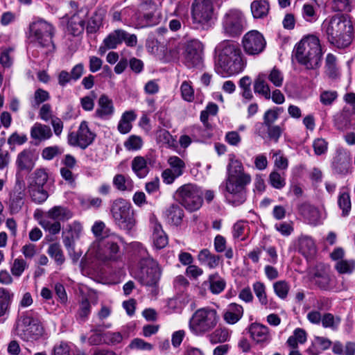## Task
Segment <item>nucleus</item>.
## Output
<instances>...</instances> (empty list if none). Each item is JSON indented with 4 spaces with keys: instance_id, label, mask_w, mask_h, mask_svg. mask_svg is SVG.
Returning a JSON list of instances; mask_svg holds the SVG:
<instances>
[{
    "instance_id": "nucleus-61",
    "label": "nucleus",
    "mask_w": 355,
    "mask_h": 355,
    "mask_svg": "<svg viewBox=\"0 0 355 355\" xmlns=\"http://www.w3.org/2000/svg\"><path fill=\"white\" fill-rule=\"evenodd\" d=\"M92 231L95 237L98 239L107 236L105 224L102 221H96L92 227Z\"/></svg>"
},
{
    "instance_id": "nucleus-30",
    "label": "nucleus",
    "mask_w": 355,
    "mask_h": 355,
    "mask_svg": "<svg viewBox=\"0 0 355 355\" xmlns=\"http://www.w3.org/2000/svg\"><path fill=\"white\" fill-rule=\"evenodd\" d=\"M165 217L169 223L179 225L183 218L184 213L178 205H171L165 211Z\"/></svg>"
},
{
    "instance_id": "nucleus-12",
    "label": "nucleus",
    "mask_w": 355,
    "mask_h": 355,
    "mask_svg": "<svg viewBox=\"0 0 355 355\" xmlns=\"http://www.w3.org/2000/svg\"><path fill=\"white\" fill-rule=\"evenodd\" d=\"M245 24V17L239 9L229 10L225 13L222 19L223 32L230 37L239 35L243 31Z\"/></svg>"
},
{
    "instance_id": "nucleus-25",
    "label": "nucleus",
    "mask_w": 355,
    "mask_h": 355,
    "mask_svg": "<svg viewBox=\"0 0 355 355\" xmlns=\"http://www.w3.org/2000/svg\"><path fill=\"white\" fill-rule=\"evenodd\" d=\"M299 211L304 218L310 224L317 225L320 222V214L318 209L306 204L303 203L299 206Z\"/></svg>"
},
{
    "instance_id": "nucleus-41",
    "label": "nucleus",
    "mask_w": 355,
    "mask_h": 355,
    "mask_svg": "<svg viewBox=\"0 0 355 355\" xmlns=\"http://www.w3.org/2000/svg\"><path fill=\"white\" fill-rule=\"evenodd\" d=\"M169 168L175 173L181 176L186 167L184 162L178 156L169 157L167 161Z\"/></svg>"
},
{
    "instance_id": "nucleus-16",
    "label": "nucleus",
    "mask_w": 355,
    "mask_h": 355,
    "mask_svg": "<svg viewBox=\"0 0 355 355\" xmlns=\"http://www.w3.org/2000/svg\"><path fill=\"white\" fill-rule=\"evenodd\" d=\"M182 61L188 67L199 65L202 62V45L198 40H191L184 44Z\"/></svg>"
},
{
    "instance_id": "nucleus-29",
    "label": "nucleus",
    "mask_w": 355,
    "mask_h": 355,
    "mask_svg": "<svg viewBox=\"0 0 355 355\" xmlns=\"http://www.w3.org/2000/svg\"><path fill=\"white\" fill-rule=\"evenodd\" d=\"M14 298V293L8 288L0 287V318L9 311Z\"/></svg>"
},
{
    "instance_id": "nucleus-49",
    "label": "nucleus",
    "mask_w": 355,
    "mask_h": 355,
    "mask_svg": "<svg viewBox=\"0 0 355 355\" xmlns=\"http://www.w3.org/2000/svg\"><path fill=\"white\" fill-rule=\"evenodd\" d=\"M273 289L277 297L280 299L284 300L287 297L290 290V286L287 282L281 280L273 284Z\"/></svg>"
},
{
    "instance_id": "nucleus-28",
    "label": "nucleus",
    "mask_w": 355,
    "mask_h": 355,
    "mask_svg": "<svg viewBox=\"0 0 355 355\" xmlns=\"http://www.w3.org/2000/svg\"><path fill=\"white\" fill-rule=\"evenodd\" d=\"M329 268H324L322 273L317 272L315 275V284L323 290H330L334 286V278L328 272Z\"/></svg>"
},
{
    "instance_id": "nucleus-51",
    "label": "nucleus",
    "mask_w": 355,
    "mask_h": 355,
    "mask_svg": "<svg viewBox=\"0 0 355 355\" xmlns=\"http://www.w3.org/2000/svg\"><path fill=\"white\" fill-rule=\"evenodd\" d=\"M27 140L26 135L15 132L8 138L7 143L10 146V150H14L15 146L23 145Z\"/></svg>"
},
{
    "instance_id": "nucleus-39",
    "label": "nucleus",
    "mask_w": 355,
    "mask_h": 355,
    "mask_svg": "<svg viewBox=\"0 0 355 355\" xmlns=\"http://www.w3.org/2000/svg\"><path fill=\"white\" fill-rule=\"evenodd\" d=\"M198 260L202 264L207 265L210 268H214L218 265V258L211 254L208 250H202L198 254Z\"/></svg>"
},
{
    "instance_id": "nucleus-37",
    "label": "nucleus",
    "mask_w": 355,
    "mask_h": 355,
    "mask_svg": "<svg viewBox=\"0 0 355 355\" xmlns=\"http://www.w3.org/2000/svg\"><path fill=\"white\" fill-rule=\"evenodd\" d=\"M209 289L213 294L220 293L225 288L226 282L223 278L216 273L209 277Z\"/></svg>"
},
{
    "instance_id": "nucleus-57",
    "label": "nucleus",
    "mask_w": 355,
    "mask_h": 355,
    "mask_svg": "<svg viewBox=\"0 0 355 355\" xmlns=\"http://www.w3.org/2000/svg\"><path fill=\"white\" fill-rule=\"evenodd\" d=\"M269 182L277 189H281L286 185L285 178L276 171L270 174Z\"/></svg>"
},
{
    "instance_id": "nucleus-64",
    "label": "nucleus",
    "mask_w": 355,
    "mask_h": 355,
    "mask_svg": "<svg viewBox=\"0 0 355 355\" xmlns=\"http://www.w3.org/2000/svg\"><path fill=\"white\" fill-rule=\"evenodd\" d=\"M313 147L315 153L317 155H320L327 152L328 143L324 139L318 138L314 140Z\"/></svg>"
},
{
    "instance_id": "nucleus-17",
    "label": "nucleus",
    "mask_w": 355,
    "mask_h": 355,
    "mask_svg": "<svg viewBox=\"0 0 355 355\" xmlns=\"http://www.w3.org/2000/svg\"><path fill=\"white\" fill-rule=\"evenodd\" d=\"M155 164V158L148 155L145 157L136 156L131 162V168L135 175L141 179L147 176L150 171V166Z\"/></svg>"
},
{
    "instance_id": "nucleus-35",
    "label": "nucleus",
    "mask_w": 355,
    "mask_h": 355,
    "mask_svg": "<svg viewBox=\"0 0 355 355\" xmlns=\"http://www.w3.org/2000/svg\"><path fill=\"white\" fill-rule=\"evenodd\" d=\"M125 31L122 29H117L110 33L103 40V44L109 49H116L121 44L125 38Z\"/></svg>"
},
{
    "instance_id": "nucleus-4",
    "label": "nucleus",
    "mask_w": 355,
    "mask_h": 355,
    "mask_svg": "<svg viewBox=\"0 0 355 355\" xmlns=\"http://www.w3.org/2000/svg\"><path fill=\"white\" fill-rule=\"evenodd\" d=\"M295 58L306 69L312 70L318 76L322 52L319 39L315 35L303 37L295 46Z\"/></svg>"
},
{
    "instance_id": "nucleus-10",
    "label": "nucleus",
    "mask_w": 355,
    "mask_h": 355,
    "mask_svg": "<svg viewBox=\"0 0 355 355\" xmlns=\"http://www.w3.org/2000/svg\"><path fill=\"white\" fill-rule=\"evenodd\" d=\"M175 195L181 205L190 211L199 209L202 205V192L195 184L182 185L176 191Z\"/></svg>"
},
{
    "instance_id": "nucleus-5",
    "label": "nucleus",
    "mask_w": 355,
    "mask_h": 355,
    "mask_svg": "<svg viewBox=\"0 0 355 355\" xmlns=\"http://www.w3.org/2000/svg\"><path fill=\"white\" fill-rule=\"evenodd\" d=\"M220 317L216 309L204 307L196 310L189 321V329L196 336H202L211 331Z\"/></svg>"
},
{
    "instance_id": "nucleus-22",
    "label": "nucleus",
    "mask_w": 355,
    "mask_h": 355,
    "mask_svg": "<svg viewBox=\"0 0 355 355\" xmlns=\"http://www.w3.org/2000/svg\"><path fill=\"white\" fill-rule=\"evenodd\" d=\"M93 251L96 257L101 261L114 260L118 256V245H93Z\"/></svg>"
},
{
    "instance_id": "nucleus-21",
    "label": "nucleus",
    "mask_w": 355,
    "mask_h": 355,
    "mask_svg": "<svg viewBox=\"0 0 355 355\" xmlns=\"http://www.w3.org/2000/svg\"><path fill=\"white\" fill-rule=\"evenodd\" d=\"M86 14L78 11L71 16L67 23V30L73 35H79L85 29Z\"/></svg>"
},
{
    "instance_id": "nucleus-45",
    "label": "nucleus",
    "mask_w": 355,
    "mask_h": 355,
    "mask_svg": "<svg viewBox=\"0 0 355 355\" xmlns=\"http://www.w3.org/2000/svg\"><path fill=\"white\" fill-rule=\"evenodd\" d=\"M48 180V175L45 169L39 168L34 173V177L28 187H44Z\"/></svg>"
},
{
    "instance_id": "nucleus-23",
    "label": "nucleus",
    "mask_w": 355,
    "mask_h": 355,
    "mask_svg": "<svg viewBox=\"0 0 355 355\" xmlns=\"http://www.w3.org/2000/svg\"><path fill=\"white\" fill-rule=\"evenodd\" d=\"M82 230L81 224L77 221L69 224L62 232V239L64 244L75 243L80 236Z\"/></svg>"
},
{
    "instance_id": "nucleus-48",
    "label": "nucleus",
    "mask_w": 355,
    "mask_h": 355,
    "mask_svg": "<svg viewBox=\"0 0 355 355\" xmlns=\"http://www.w3.org/2000/svg\"><path fill=\"white\" fill-rule=\"evenodd\" d=\"M338 204L343 211V215H348L351 210V200L349 193L345 191L340 192L338 196Z\"/></svg>"
},
{
    "instance_id": "nucleus-54",
    "label": "nucleus",
    "mask_w": 355,
    "mask_h": 355,
    "mask_svg": "<svg viewBox=\"0 0 355 355\" xmlns=\"http://www.w3.org/2000/svg\"><path fill=\"white\" fill-rule=\"evenodd\" d=\"M24 193L21 192L17 194L14 193L10 198V207L12 213H17L24 205Z\"/></svg>"
},
{
    "instance_id": "nucleus-24",
    "label": "nucleus",
    "mask_w": 355,
    "mask_h": 355,
    "mask_svg": "<svg viewBox=\"0 0 355 355\" xmlns=\"http://www.w3.org/2000/svg\"><path fill=\"white\" fill-rule=\"evenodd\" d=\"M243 315V306L236 303H231L224 312L223 319L227 323L234 324L240 320Z\"/></svg>"
},
{
    "instance_id": "nucleus-36",
    "label": "nucleus",
    "mask_w": 355,
    "mask_h": 355,
    "mask_svg": "<svg viewBox=\"0 0 355 355\" xmlns=\"http://www.w3.org/2000/svg\"><path fill=\"white\" fill-rule=\"evenodd\" d=\"M113 185L120 191H132L134 189V183L129 177L122 174H116L112 180Z\"/></svg>"
},
{
    "instance_id": "nucleus-50",
    "label": "nucleus",
    "mask_w": 355,
    "mask_h": 355,
    "mask_svg": "<svg viewBox=\"0 0 355 355\" xmlns=\"http://www.w3.org/2000/svg\"><path fill=\"white\" fill-rule=\"evenodd\" d=\"M230 338V334L225 328L216 329L212 334L209 335L210 341L212 343H224Z\"/></svg>"
},
{
    "instance_id": "nucleus-32",
    "label": "nucleus",
    "mask_w": 355,
    "mask_h": 355,
    "mask_svg": "<svg viewBox=\"0 0 355 355\" xmlns=\"http://www.w3.org/2000/svg\"><path fill=\"white\" fill-rule=\"evenodd\" d=\"M307 333L302 328H296L288 337L286 344L290 348H298L299 345L304 344L307 340Z\"/></svg>"
},
{
    "instance_id": "nucleus-63",
    "label": "nucleus",
    "mask_w": 355,
    "mask_h": 355,
    "mask_svg": "<svg viewBox=\"0 0 355 355\" xmlns=\"http://www.w3.org/2000/svg\"><path fill=\"white\" fill-rule=\"evenodd\" d=\"M225 140L230 146H238L241 142V137L237 131H230L225 134Z\"/></svg>"
},
{
    "instance_id": "nucleus-14",
    "label": "nucleus",
    "mask_w": 355,
    "mask_h": 355,
    "mask_svg": "<svg viewBox=\"0 0 355 355\" xmlns=\"http://www.w3.org/2000/svg\"><path fill=\"white\" fill-rule=\"evenodd\" d=\"M95 134L92 132L86 121H83L80 123L78 131L72 132L68 135V143L73 146H78L80 148L85 149L94 141Z\"/></svg>"
},
{
    "instance_id": "nucleus-47",
    "label": "nucleus",
    "mask_w": 355,
    "mask_h": 355,
    "mask_svg": "<svg viewBox=\"0 0 355 355\" xmlns=\"http://www.w3.org/2000/svg\"><path fill=\"white\" fill-rule=\"evenodd\" d=\"M335 268L341 274L352 273L355 269V261L353 259H341L336 262Z\"/></svg>"
},
{
    "instance_id": "nucleus-52",
    "label": "nucleus",
    "mask_w": 355,
    "mask_h": 355,
    "mask_svg": "<svg viewBox=\"0 0 355 355\" xmlns=\"http://www.w3.org/2000/svg\"><path fill=\"white\" fill-rule=\"evenodd\" d=\"M266 78L268 80L273 84L274 86L277 87H279L282 85L284 81V76L282 72L277 68L273 67L268 75H266Z\"/></svg>"
},
{
    "instance_id": "nucleus-20",
    "label": "nucleus",
    "mask_w": 355,
    "mask_h": 355,
    "mask_svg": "<svg viewBox=\"0 0 355 355\" xmlns=\"http://www.w3.org/2000/svg\"><path fill=\"white\" fill-rule=\"evenodd\" d=\"M251 338L257 343H268L270 340V330L261 323L254 322L249 327Z\"/></svg>"
},
{
    "instance_id": "nucleus-40",
    "label": "nucleus",
    "mask_w": 355,
    "mask_h": 355,
    "mask_svg": "<svg viewBox=\"0 0 355 355\" xmlns=\"http://www.w3.org/2000/svg\"><path fill=\"white\" fill-rule=\"evenodd\" d=\"M341 322V318L338 315H334L327 313L322 315V324L324 328H329L332 330L338 329Z\"/></svg>"
},
{
    "instance_id": "nucleus-3",
    "label": "nucleus",
    "mask_w": 355,
    "mask_h": 355,
    "mask_svg": "<svg viewBox=\"0 0 355 355\" xmlns=\"http://www.w3.org/2000/svg\"><path fill=\"white\" fill-rule=\"evenodd\" d=\"M322 30L328 40L338 48H345L352 42V23L343 14H337L327 18L322 23Z\"/></svg>"
},
{
    "instance_id": "nucleus-18",
    "label": "nucleus",
    "mask_w": 355,
    "mask_h": 355,
    "mask_svg": "<svg viewBox=\"0 0 355 355\" xmlns=\"http://www.w3.org/2000/svg\"><path fill=\"white\" fill-rule=\"evenodd\" d=\"M37 155L34 150L26 148L17 155L15 165L21 171H31L35 165Z\"/></svg>"
},
{
    "instance_id": "nucleus-31",
    "label": "nucleus",
    "mask_w": 355,
    "mask_h": 355,
    "mask_svg": "<svg viewBox=\"0 0 355 355\" xmlns=\"http://www.w3.org/2000/svg\"><path fill=\"white\" fill-rule=\"evenodd\" d=\"M250 9L254 19H263L268 15L270 6L266 1L256 0L251 3Z\"/></svg>"
},
{
    "instance_id": "nucleus-44",
    "label": "nucleus",
    "mask_w": 355,
    "mask_h": 355,
    "mask_svg": "<svg viewBox=\"0 0 355 355\" xmlns=\"http://www.w3.org/2000/svg\"><path fill=\"white\" fill-rule=\"evenodd\" d=\"M253 291L259 300V302L261 305L266 306L268 305V300L266 292V286L263 283L261 282H256L254 283Z\"/></svg>"
},
{
    "instance_id": "nucleus-7",
    "label": "nucleus",
    "mask_w": 355,
    "mask_h": 355,
    "mask_svg": "<svg viewBox=\"0 0 355 355\" xmlns=\"http://www.w3.org/2000/svg\"><path fill=\"white\" fill-rule=\"evenodd\" d=\"M110 211L114 223L121 230L127 232L135 230L137 221L130 202L121 198H117L112 202Z\"/></svg>"
},
{
    "instance_id": "nucleus-8",
    "label": "nucleus",
    "mask_w": 355,
    "mask_h": 355,
    "mask_svg": "<svg viewBox=\"0 0 355 355\" xmlns=\"http://www.w3.org/2000/svg\"><path fill=\"white\" fill-rule=\"evenodd\" d=\"M191 19L198 29H208L216 19L215 9L211 0H193L191 4Z\"/></svg>"
},
{
    "instance_id": "nucleus-15",
    "label": "nucleus",
    "mask_w": 355,
    "mask_h": 355,
    "mask_svg": "<svg viewBox=\"0 0 355 355\" xmlns=\"http://www.w3.org/2000/svg\"><path fill=\"white\" fill-rule=\"evenodd\" d=\"M266 40L259 31H250L246 33L242 39V45L248 55H258L265 49Z\"/></svg>"
},
{
    "instance_id": "nucleus-55",
    "label": "nucleus",
    "mask_w": 355,
    "mask_h": 355,
    "mask_svg": "<svg viewBox=\"0 0 355 355\" xmlns=\"http://www.w3.org/2000/svg\"><path fill=\"white\" fill-rule=\"evenodd\" d=\"M283 109L281 107L267 110L263 116L264 123L267 126L271 125L278 119Z\"/></svg>"
},
{
    "instance_id": "nucleus-59",
    "label": "nucleus",
    "mask_w": 355,
    "mask_h": 355,
    "mask_svg": "<svg viewBox=\"0 0 355 355\" xmlns=\"http://www.w3.org/2000/svg\"><path fill=\"white\" fill-rule=\"evenodd\" d=\"M50 98V95L48 92L42 89H37L34 94L32 104L33 106H39L41 103L48 101Z\"/></svg>"
},
{
    "instance_id": "nucleus-2",
    "label": "nucleus",
    "mask_w": 355,
    "mask_h": 355,
    "mask_svg": "<svg viewBox=\"0 0 355 355\" xmlns=\"http://www.w3.org/2000/svg\"><path fill=\"white\" fill-rule=\"evenodd\" d=\"M216 71L223 76L236 75L245 68V62L241 50L231 40H223L215 48Z\"/></svg>"
},
{
    "instance_id": "nucleus-26",
    "label": "nucleus",
    "mask_w": 355,
    "mask_h": 355,
    "mask_svg": "<svg viewBox=\"0 0 355 355\" xmlns=\"http://www.w3.org/2000/svg\"><path fill=\"white\" fill-rule=\"evenodd\" d=\"M30 133L32 139L39 141L49 139L53 135L50 127L40 123H35L31 127Z\"/></svg>"
},
{
    "instance_id": "nucleus-43",
    "label": "nucleus",
    "mask_w": 355,
    "mask_h": 355,
    "mask_svg": "<svg viewBox=\"0 0 355 355\" xmlns=\"http://www.w3.org/2000/svg\"><path fill=\"white\" fill-rule=\"evenodd\" d=\"M152 240L154 244H167L168 237L162 225L155 223L153 225V232L152 235Z\"/></svg>"
},
{
    "instance_id": "nucleus-58",
    "label": "nucleus",
    "mask_w": 355,
    "mask_h": 355,
    "mask_svg": "<svg viewBox=\"0 0 355 355\" xmlns=\"http://www.w3.org/2000/svg\"><path fill=\"white\" fill-rule=\"evenodd\" d=\"M123 335L120 332L108 331L103 335L104 342L108 345H117L122 342Z\"/></svg>"
},
{
    "instance_id": "nucleus-33",
    "label": "nucleus",
    "mask_w": 355,
    "mask_h": 355,
    "mask_svg": "<svg viewBox=\"0 0 355 355\" xmlns=\"http://www.w3.org/2000/svg\"><path fill=\"white\" fill-rule=\"evenodd\" d=\"M137 118V114L132 110L125 111L121 116L118 124V130L121 134H126L132 129L131 123Z\"/></svg>"
},
{
    "instance_id": "nucleus-62",
    "label": "nucleus",
    "mask_w": 355,
    "mask_h": 355,
    "mask_svg": "<svg viewBox=\"0 0 355 355\" xmlns=\"http://www.w3.org/2000/svg\"><path fill=\"white\" fill-rule=\"evenodd\" d=\"M129 347L130 349L150 351L153 349V345L141 338H135L131 341Z\"/></svg>"
},
{
    "instance_id": "nucleus-27",
    "label": "nucleus",
    "mask_w": 355,
    "mask_h": 355,
    "mask_svg": "<svg viewBox=\"0 0 355 355\" xmlns=\"http://www.w3.org/2000/svg\"><path fill=\"white\" fill-rule=\"evenodd\" d=\"M114 111L112 100L105 95L101 96L98 100V107L96 110V115L99 118H105L111 116Z\"/></svg>"
},
{
    "instance_id": "nucleus-60",
    "label": "nucleus",
    "mask_w": 355,
    "mask_h": 355,
    "mask_svg": "<svg viewBox=\"0 0 355 355\" xmlns=\"http://www.w3.org/2000/svg\"><path fill=\"white\" fill-rule=\"evenodd\" d=\"M62 153L61 149L57 146H49L43 149L42 157L46 160H51Z\"/></svg>"
},
{
    "instance_id": "nucleus-42",
    "label": "nucleus",
    "mask_w": 355,
    "mask_h": 355,
    "mask_svg": "<svg viewBox=\"0 0 355 355\" xmlns=\"http://www.w3.org/2000/svg\"><path fill=\"white\" fill-rule=\"evenodd\" d=\"M28 192L32 200L36 203L44 202L49 197L44 187H28Z\"/></svg>"
},
{
    "instance_id": "nucleus-19",
    "label": "nucleus",
    "mask_w": 355,
    "mask_h": 355,
    "mask_svg": "<svg viewBox=\"0 0 355 355\" xmlns=\"http://www.w3.org/2000/svg\"><path fill=\"white\" fill-rule=\"evenodd\" d=\"M351 166L349 153L343 148L337 150L332 162L333 170L338 174L346 175Z\"/></svg>"
},
{
    "instance_id": "nucleus-13",
    "label": "nucleus",
    "mask_w": 355,
    "mask_h": 355,
    "mask_svg": "<svg viewBox=\"0 0 355 355\" xmlns=\"http://www.w3.org/2000/svg\"><path fill=\"white\" fill-rule=\"evenodd\" d=\"M141 267L139 281L144 286L155 288L161 277V268L153 259H146Z\"/></svg>"
},
{
    "instance_id": "nucleus-53",
    "label": "nucleus",
    "mask_w": 355,
    "mask_h": 355,
    "mask_svg": "<svg viewBox=\"0 0 355 355\" xmlns=\"http://www.w3.org/2000/svg\"><path fill=\"white\" fill-rule=\"evenodd\" d=\"M142 146V139L137 135H131L124 143L125 148L128 150H138Z\"/></svg>"
},
{
    "instance_id": "nucleus-46",
    "label": "nucleus",
    "mask_w": 355,
    "mask_h": 355,
    "mask_svg": "<svg viewBox=\"0 0 355 355\" xmlns=\"http://www.w3.org/2000/svg\"><path fill=\"white\" fill-rule=\"evenodd\" d=\"M248 225L243 222H237L233 226L232 234L234 242L243 241L246 236Z\"/></svg>"
},
{
    "instance_id": "nucleus-38",
    "label": "nucleus",
    "mask_w": 355,
    "mask_h": 355,
    "mask_svg": "<svg viewBox=\"0 0 355 355\" xmlns=\"http://www.w3.org/2000/svg\"><path fill=\"white\" fill-rule=\"evenodd\" d=\"M326 73L331 78H336L339 76V70L336 65V58L331 53L327 54L325 61Z\"/></svg>"
},
{
    "instance_id": "nucleus-34",
    "label": "nucleus",
    "mask_w": 355,
    "mask_h": 355,
    "mask_svg": "<svg viewBox=\"0 0 355 355\" xmlns=\"http://www.w3.org/2000/svg\"><path fill=\"white\" fill-rule=\"evenodd\" d=\"M266 74H259L254 80V90L255 93L263 96L266 99H270V89L268 83L266 82Z\"/></svg>"
},
{
    "instance_id": "nucleus-1",
    "label": "nucleus",
    "mask_w": 355,
    "mask_h": 355,
    "mask_svg": "<svg viewBox=\"0 0 355 355\" xmlns=\"http://www.w3.org/2000/svg\"><path fill=\"white\" fill-rule=\"evenodd\" d=\"M227 170L226 199L234 206H239L245 201V187L250 183L251 176L245 173L241 162L234 155H230Z\"/></svg>"
},
{
    "instance_id": "nucleus-6",
    "label": "nucleus",
    "mask_w": 355,
    "mask_h": 355,
    "mask_svg": "<svg viewBox=\"0 0 355 355\" xmlns=\"http://www.w3.org/2000/svg\"><path fill=\"white\" fill-rule=\"evenodd\" d=\"M30 39L37 46L46 49V51L51 52L55 49L53 38L55 28L51 23L44 20L37 19L30 24Z\"/></svg>"
},
{
    "instance_id": "nucleus-56",
    "label": "nucleus",
    "mask_w": 355,
    "mask_h": 355,
    "mask_svg": "<svg viewBox=\"0 0 355 355\" xmlns=\"http://www.w3.org/2000/svg\"><path fill=\"white\" fill-rule=\"evenodd\" d=\"M182 98L188 102H192L194 99V90L191 84L187 81H184L180 87Z\"/></svg>"
},
{
    "instance_id": "nucleus-9",
    "label": "nucleus",
    "mask_w": 355,
    "mask_h": 355,
    "mask_svg": "<svg viewBox=\"0 0 355 355\" xmlns=\"http://www.w3.org/2000/svg\"><path fill=\"white\" fill-rule=\"evenodd\" d=\"M72 217L71 212L62 206H54L44 216L37 217L42 227L51 234H57L60 232L61 224L59 220H68Z\"/></svg>"
},
{
    "instance_id": "nucleus-11",
    "label": "nucleus",
    "mask_w": 355,
    "mask_h": 355,
    "mask_svg": "<svg viewBox=\"0 0 355 355\" xmlns=\"http://www.w3.org/2000/svg\"><path fill=\"white\" fill-rule=\"evenodd\" d=\"M18 336L26 341L37 340L43 334V327L38 319L28 313L23 315L17 326Z\"/></svg>"
}]
</instances>
